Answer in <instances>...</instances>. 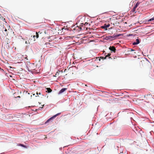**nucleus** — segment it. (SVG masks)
Returning <instances> with one entry per match:
<instances>
[{"mask_svg": "<svg viewBox=\"0 0 154 154\" xmlns=\"http://www.w3.org/2000/svg\"><path fill=\"white\" fill-rule=\"evenodd\" d=\"M35 35L34 34H33V35H32L31 36L30 40V42L31 43H33L35 42Z\"/></svg>", "mask_w": 154, "mask_h": 154, "instance_id": "nucleus-1", "label": "nucleus"}, {"mask_svg": "<svg viewBox=\"0 0 154 154\" xmlns=\"http://www.w3.org/2000/svg\"><path fill=\"white\" fill-rule=\"evenodd\" d=\"M45 44L46 45L47 47H49V48H51L54 46V45L52 43L47 42Z\"/></svg>", "mask_w": 154, "mask_h": 154, "instance_id": "nucleus-2", "label": "nucleus"}, {"mask_svg": "<svg viewBox=\"0 0 154 154\" xmlns=\"http://www.w3.org/2000/svg\"><path fill=\"white\" fill-rule=\"evenodd\" d=\"M59 114H60V113H58V114L55 115L53 116H52V117H51V118H50L49 119H48L46 121V122H45V123H47L48 122H49V121H50L51 120H52L54 118H55Z\"/></svg>", "mask_w": 154, "mask_h": 154, "instance_id": "nucleus-3", "label": "nucleus"}, {"mask_svg": "<svg viewBox=\"0 0 154 154\" xmlns=\"http://www.w3.org/2000/svg\"><path fill=\"white\" fill-rule=\"evenodd\" d=\"M109 26V24H105L103 26H101V28L103 29H105L106 30L107 29V28Z\"/></svg>", "mask_w": 154, "mask_h": 154, "instance_id": "nucleus-4", "label": "nucleus"}, {"mask_svg": "<svg viewBox=\"0 0 154 154\" xmlns=\"http://www.w3.org/2000/svg\"><path fill=\"white\" fill-rule=\"evenodd\" d=\"M109 48L111 51H113L114 52H115L116 49L114 46L110 47Z\"/></svg>", "mask_w": 154, "mask_h": 154, "instance_id": "nucleus-5", "label": "nucleus"}, {"mask_svg": "<svg viewBox=\"0 0 154 154\" xmlns=\"http://www.w3.org/2000/svg\"><path fill=\"white\" fill-rule=\"evenodd\" d=\"M67 88H63V89H61L59 92V93H58V94H62V93H63L64 91H65L66 90H67Z\"/></svg>", "mask_w": 154, "mask_h": 154, "instance_id": "nucleus-6", "label": "nucleus"}, {"mask_svg": "<svg viewBox=\"0 0 154 154\" xmlns=\"http://www.w3.org/2000/svg\"><path fill=\"white\" fill-rule=\"evenodd\" d=\"M137 8V7L134 6L133 8L131 9V11L134 14L135 13H136V9Z\"/></svg>", "mask_w": 154, "mask_h": 154, "instance_id": "nucleus-7", "label": "nucleus"}, {"mask_svg": "<svg viewBox=\"0 0 154 154\" xmlns=\"http://www.w3.org/2000/svg\"><path fill=\"white\" fill-rule=\"evenodd\" d=\"M140 43V41L138 39H137L136 40V42H134L133 43V45H135L138 44Z\"/></svg>", "mask_w": 154, "mask_h": 154, "instance_id": "nucleus-8", "label": "nucleus"}, {"mask_svg": "<svg viewBox=\"0 0 154 154\" xmlns=\"http://www.w3.org/2000/svg\"><path fill=\"white\" fill-rule=\"evenodd\" d=\"M31 70H32V69H31ZM34 70H35V71H32V70L31 71V70H29V72H31L32 73V74H33V73L35 72V73H38L40 72L39 69L38 70L39 71H38L37 70H36L35 69H34Z\"/></svg>", "mask_w": 154, "mask_h": 154, "instance_id": "nucleus-9", "label": "nucleus"}, {"mask_svg": "<svg viewBox=\"0 0 154 154\" xmlns=\"http://www.w3.org/2000/svg\"><path fill=\"white\" fill-rule=\"evenodd\" d=\"M111 54L110 53H109L107 55H106L105 57H102V58L103 59H105L107 57H108L109 56L111 55Z\"/></svg>", "mask_w": 154, "mask_h": 154, "instance_id": "nucleus-10", "label": "nucleus"}, {"mask_svg": "<svg viewBox=\"0 0 154 154\" xmlns=\"http://www.w3.org/2000/svg\"><path fill=\"white\" fill-rule=\"evenodd\" d=\"M46 89L47 90L48 93H50L52 91V90L50 88H47Z\"/></svg>", "mask_w": 154, "mask_h": 154, "instance_id": "nucleus-11", "label": "nucleus"}, {"mask_svg": "<svg viewBox=\"0 0 154 154\" xmlns=\"http://www.w3.org/2000/svg\"><path fill=\"white\" fill-rule=\"evenodd\" d=\"M4 31L5 32V34L6 35H8V30L7 29L5 28Z\"/></svg>", "mask_w": 154, "mask_h": 154, "instance_id": "nucleus-12", "label": "nucleus"}, {"mask_svg": "<svg viewBox=\"0 0 154 154\" xmlns=\"http://www.w3.org/2000/svg\"><path fill=\"white\" fill-rule=\"evenodd\" d=\"M35 35V38H38L39 37V35L38 34V33L37 32H36L35 33V35Z\"/></svg>", "mask_w": 154, "mask_h": 154, "instance_id": "nucleus-13", "label": "nucleus"}, {"mask_svg": "<svg viewBox=\"0 0 154 154\" xmlns=\"http://www.w3.org/2000/svg\"><path fill=\"white\" fill-rule=\"evenodd\" d=\"M139 4H140V2H137V3L134 6H135V7L137 8V6L139 5Z\"/></svg>", "mask_w": 154, "mask_h": 154, "instance_id": "nucleus-14", "label": "nucleus"}, {"mask_svg": "<svg viewBox=\"0 0 154 154\" xmlns=\"http://www.w3.org/2000/svg\"><path fill=\"white\" fill-rule=\"evenodd\" d=\"M120 35H113L112 36V37H113V38H116V37H119V36Z\"/></svg>", "mask_w": 154, "mask_h": 154, "instance_id": "nucleus-15", "label": "nucleus"}, {"mask_svg": "<svg viewBox=\"0 0 154 154\" xmlns=\"http://www.w3.org/2000/svg\"><path fill=\"white\" fill-rule=\"evenodd\" d=\"M154 20V17L149 19L148 20V21L149 22Z\"/></svg>", "mask_w": 154, "mask_h": 154, "instance_id": "nucleus-16", "label": "nucleus"}, {"mask_svg": "<svg viewBox=\"0 0 154 154\" xmlns=\"http://www.w3.org/2000/svg\"><path fill=\"white\" fill-rule=\"evenodd\" d=\"M18 145L20 146H22L23 147H25V148H27V147L25 146L24 145H23L22 144H19Z\"/></svg>", "mask_w": 154, "mask_h": 154, "instance_id": "nucleus-17", "label": "nucleus"}, {"mask_svg": "<svg viewBox=\"0 0 154 154\" xmlns=\"http://www.w3.org/2000/svg\"><path fill=\"white\" fill-rule=\"evenodd\" d=\"M36 94L37 95L39 94V95H42V96H43V95L40 92H39V93H38V92H37Z\"/></svg>", "mask_w": 154, "mask_h": 154, "instance_id": "nucleus-18", "label": "nucleus"}, {"mask_svg": "<svg viewBox=\"0 0 154 154\" xmlns=\"http://www.w3.org/2000/svg\"><path fill=\"white\" fill-rule=\"evenodd\" d=\"M9 119H8V118H7V120L9 121H12V120L11 119V117L9 116Z\"/></svg>", "mask_w": 154, "mask_h": 154, "instance_id": "nucleus-19", "label": "nucleus"}, {"mask_svg": "<svg viewBox=\"0 0 154 154\" xmlns=\"http://www.w3.org/2000/svg\"><path fill=\"white\" fill-rule=\"evenodd\" d=\"M59 74V72H56V74H55V76H56V75H58Z\"/></svg>", "mask_w": 154, "mask_h": 154, "instance_id": "nucleus-20", "label": "nucleus"}, {"mask_svg": "<svg viewBox=\"0 0 154 154\" xmlns=\"http://www.w3.org/2000/svg\"><path fill=\"white\" fill-rule=\"evenodd\" d=\"M27 92H28L27 91H24V92L23 93V94H26Z\"/></svg>", "mask_w": 154, "mask_h": 154, "instance_id": "nucleus-21", "label": "nucleus"}, {"mask_svg": "<svg viewBox=\"0 0 154 154\" xmlns=\"http://www.w3.org/2000/svg\"><path fill=\"white\" fill-rule=\"evenodd\" d=\"M0 70H1V71H3V69L1 68L0 67Z\"/></svg>", "mask_w": 154, "mask_h": 154, "instance_id": "nucleus-22", "label": "nucleus"}, {"mask_svg": "<svg viewBox=\"0 0 154 154\" xmlns=\"http://www.w3.org/2000/svg\"><path fill=\"white\" fill-rule=\"evenodd\" d=\"M0 70H1V71H3V69L1 68L0 67Z\"/></svg>", "mask_w": 154, "mask_h": 154, "instance_id": "nucleus-23", "label": "nucleus"}, {"mask_svg": "<svg viewBox=\"0 0 154 154\" xmlns=\"http://www.w3.org/2000/svg\"><path fill=\"white\" fill-rule=\"evenodd\" d=\"M96 58H97V59H99V61H100V58L99 57H96Z\"/></svg>", "mask_w": 154, "mask_h": 154, "instance_id": "nucleus-24", "label": "nucleus"}, {"mask_svg": "<svg viewBox=\"0 0 154 154\" xmlns=\"http://www.w3.org/2000/svg\"><path fill=\"white\" fill-rule=\"evenodd\" d=\"M134 51V50H133V49H131V51Z\"/></svg>", "mask_w": 154, "mask_h": 154, "instance_id": "nucleus-25", "label": "nucleus"}, {"mask_svg": "<svg viewBox=\"0 0 154 154\" xmlns=\"http://www.w3.org/2000/svg\"><path fill=\"white\" fill-rule=\"evenodd\" d=\"M66 69H65L64 71H66Z\"/></svg>", "mask_w": 154, "mask_h": 154, "instance_id": "nucleus-26", "label": "nucleus"}, {"mask_svg": "<svg viewBox=\"0 0 154 154\" xmlns=\"http://www.w3.org/2000/svg\"><path fill=\"white\" fill-rule=\"evenodd\" d=\"M20 97V96H19V97Z\"/></svg>", "mask_w": 154, "mask_h": 154, "instance_id": "nucleus-27", "label": "nucleus"}, {"mask_svg": "<svg viewBox=\"0 0 154 154\" xmlns=\"http://www.w3.org/2000/svg\"><path fill=\"white\" fill-rule=\"evenodd\" d=\"M32 66V64H31V66Z\"/></svg>", "mask_w": 154, "mask_h": 154, "instance_id": "nucleus-28", "label": "nucleus"}, {"mask_svg": "<svg viewBox=\"0 0 154 154\" xmlns=\"http://www.w3.org/2000/svg\"><path fill=\"white\" fill-rule=\"evenodd\" d=\"M9 29H8V31H9Z\"/></svg>", "mask_w": 154, "mask_h": 154, "instance_id": "nucleus-29", "label": "nucleus"}, {"mask_svg": "<svg viewBox=\"0 0 154 154\" xmlns=\"http://www.w3.org/2000/svg\"><path fill=\"white\" fill-rule=\"evenodd\" d=\"M59 72H60V71H59Z\"/></svg>", "mask_w": 154, "mask_h": 154, "instance_id": "nucleus-30", "label": "nucleus"}]
</instances>
